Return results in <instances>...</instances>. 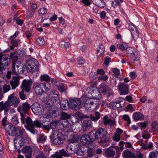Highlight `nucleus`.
<instances>
[{"label":"nucleus","mask_w":158,"mask_h":158,"mask_svg":"<svg viewBox=\"0 0 158 158\" xmlns=\"http://www.w3.org/2000/svg\"><path fill=\"white\" fill-rule=\"evenodd\" d=\"M49 120V118L46 116H44L40 117L39 121L36 120L33 122L31 118L29 117L27 119V125H25V126L27 129L31 133L34 134L36 131L35 129V127L41 128L42 125L48 124Z\"/></svg>","instance_id":"f257e3e1"},{"label":"nucleus","mask_w":158,"mask_h":158,"mask_svg":"<svg viewBox=\"0 0 158 158\" xmlns=\"http://www.w3.org/2000/svg\"><path fill=\"white\" fill-rule=\"evenodd\" d=\"M91 132L94 140L100 139L101 142L103 143H107L110 140L109 137L107 136V131L103 128L99 127Z\"/></svg>","instance_id":"f03ea898"},{"label":"nucleus","mask_w":158,"mask_h":158,"mask_svg":"<svg viewBox=\"0 0 158 158\" xmlns=\"http://www.w3.org/2000/svg\"><path fill=\"white\" fill-rule=\"evenodd\" d=\"M30 105L27 102L23 103L18 108L17 110L20 112L21 116V120L22 124L27 125V119L29 117L25 118L26 114L28 113L29 110L31 108Z\"/></svg>","instance_id":"7ed1b4c3"},{"label":"nucleus","mask_w":158,"mask_h":158,"mask_svg":"<svg viewBox=\"0 0 158 158\" xmlns=\"http://www.w3.org/2000/svg\"><path fill=\"white\" fill-rule=\"evenodd\" d=\"M71 154L76 153L77 155L82 156L84 155V152L80 149V145L78 143H70L67 145Z\"/></svg>","instance_id":"20e7f679"},{"label":"nucleus","mask_w":158,"mask_h":158,"mask_svg":"<svg viewBox=\"0 0 158 158\" xmlns=\"http://www.w3.org/2000/svg\"><path fill=\"white\" fill-rule=\"evenodd\" d=\"M8 55L0 56V73L2 74L3 70L9 68L10 63V60L8 57Z\"/></svg>","instance_id":"39448f33"},{"label":"nucleus","mask_w":158,"mask_h":158,"mask_svg":"<svg viewBox=\"0 0 158 158\" xmlns=\"http://www.w3.org/2000/svg\"><path fill=\"white\" fill-rule=\"evenodd\" d=\"M99 100L92 98H88L85 101L84 106L89 110H94L97 109L99 105Z\"/></svg>","instance_id":"423d86ee"},{"label":"nucleus","mask_w":158,"mask_h":158,"mask_svg":"<svg viewBox=\"0 0 158 158\" xmlns=\"http://www.w3.org/2000/svg\"><path fill=\"white\" fill-rule=\"evenodd\" d=\"M38 64V61L34 58L28 60L26 63V65L28 67V69L32 73L39 71Z\"/></svg>","instance_id":"0eeeda50"},{"label":"nucleus","mask_w":158,"mask_h":158,"mask_svg":"<svg viewBox=\"0 0 158 158\" xmlns=\"http://www.w3.org/2000/svg\"><path fill=\"white\" fill-rule=\"evenodd\" d=\"M91 131L89 135L84 134L80 138V140L84 145H89L92 143L95 140Z\"/></svg>","instance_id":"6e6552de"},{"label":"nucleus","mask_w":158,"mask_h":158,"mask_svg":"<svg viewBox=\"0 0 158 158\" xmlns=\"http://www.w3.org/2000/svg\"><path fill=\"white\" fill-rule=\"evenodd\" d=\"M81 102L77 98L71 99L69 100V108L73 110H78L81 107Z\"/></svg>","instance_id":"1a4fd4ad"},{"label":"nucleus","mask_w":158,"mask_h":158,"mask_svg":"<svg viewBox=\"0 0 158 158\" xmlns=\"http://www.w3.org/2000/svg\"><path fill=\"white\" fill-rule=\"evenodd\" d=\"M32 82L31 80H24L21 86V89L26 92H29L31 90Z\"/></svg>","instance_id":"9d476101"},{"label":"nucleus","mask_w":158,"mask_h":158,"mask_svg":"<svg viewBox=\"0 0 158 158\" xmlns=\"http://www.w3.org/2000/svg\"><path fill=\"white\" fill-rule=\"evenodd\" d=\"M7 101L11 106L14 105L15 107H17L20 100L16 96L15 94L13 93L9 96Z\"/></svg>","instance_id":"9b49d317"},{"label":"nucleus","mask_w":158,"mask_h":158,"mask_svg":"<svg viewBox=\"0 0 158 158\" xmlns=\"http://www.w3.org/2000/svg\"><path fill=\"white\" fill-rule=\"evenodd\" d=\"M52 82L54 85L56 86V89L61 93L65 91L66 88L64 84L56 79L52 80Z\"/></svg>","instance_id":"f8f14e48"},{"label":"nucleus","mask_w":158,"mask_h":158,"mask_svg":"<svg viewBox=\"0 0 158 158\" xmlns=\"http://www.w3.org/2000/svg\"><path fill=\"white\" fill-rule=\"evenodd\" d=\"M50 107H45L44 105V110L47 112L48 115L51 118H53L56 117L57 116L56 114V110H57L56 107L55 108L54 106H51V108Z\"/></svg>","instance_id":"ddd939ff"},{"label":"nucleus","mask_w":158,"mask_h":158,"mask_svg":"<svg viewBox=\"0 0 158 158\" xmlns=\"http://www.w3.org/2000/svg\"><path fill=\"white\" fill-rule=\"evenodd\" d=\"M118 88L119 90V93L121 95H125L129 92V86L123 83H119Z\"/></svg>","instance_id":"4468645a"},{"label":"nucleus","mask_w":158,"mask_h":158,"mask_svg":"<svg viewBox=\"0 0 158 158\" xmlns=\"http://www.w3.org/2000/svg\"><path fill=\"white\" fill-rule=\"evenodd\" d=\"M20 139V138H15L14 139V143L15 147L17 149L18 153L20 154L21 150L20 148L24 145V139Z\"/></svg>","instance_id":"2eb2a0df"},{"label":"nucleus","mask_w":158,"mask_h":158,"mask_svg":"<svg viewBox=\"0 0 158 158\" xmlns=\"http://www.w3.org/2000/svg\"><path fill=\"white\" fill-rule=\"evenodd\" d=\"M92 122L90 120H83L81 123V127L83 131H85L89 130L92 127Z\"/></svg>","instance_id":"dca6fc26"},{"label":"nucleus","mask_w":158,"mask_h":158,"mask_svg":"<svg viewBox=\"0 0 158 158\" xmlns=\"http://www.w3.org/2000/svg\"><path fill=\"white\" fill-rule=\"evenodd\" d=\"M64 136L61 133H60L59 136L52 142L54 144L60 145L62 144L64 142Z\"/></svg>","instance_id":"f3484780"},{"label":"nucleus","mask_w":158,"mask_h":158,"mask_svg":"<svg viewBox=\"0 0 158 158\" xmlns=\"http://www.w3.org/2000/svg\"><path fill=\"white\" fill-rule=\"evenodd\" d=\"M22 152L24 153L26 158H31L32 150L30 146H26L22 149Z\"/></svg>","instance_id":"a211bd4d"},{"label":"nucleus","mask_w":158,"mask_h":158,"mask_svg":"<svg viewBox=\"0 0 158 158\" xmlns=\"http://www.w3.org/2000/svg\"><path fill=\"white\" fill-rule=\"evenodd\" d=\"M49 100L47 101L44 104L45 107L49 106L51 108V106H53L54 103L59 99V97H55L51 96L50 97Z\"/></svg>","instance_id":"6ab92c4d"},{"label":"nucleus","mask_w":158,"mask_h":158,"mask_svg":"<svg viewBox=\"0 0 158 158\" xmlns=\"http://www.w3.org/2000/svg\"><path fill=\"white\" fill-rule=\"evenodd\" d=\"M99 89L102 93L104 94H107L108 97L110 95V93H111V90L107 85L104 84H102L100 85Z\"/></svg>","instance_id":"aec40b11"},{"label":"nucleus","mask_w":158,"mask_h":158,"mask_svg":"<svg viewBox=\"0 0 158 158\" xmlns=\"http://www.w3.org/2000/svg\"><path fill=\"white\" fill-rule=\"evenodd\" d=\"M105 156L107 158L113 157L115 155V151L112 146L105 150Z\"/></svg>","instance_id":"412c9836"},{"label":"nucleus","mask_w":158,"mask_h":158,"mask_svg":"<svg viewBox=\"0 0 158 158\" xmlns=\"http://www.w3.org/2000/svg\"><path fill=\"white\" fill-rule=\"evenodd\" d=\"M19 79L18 77H14L10 81V83L12 89H15L19 84Z\"/></svg>","instance_id":"4be33fe9"},{"label":"nucleus","mask_w":158,"mask_h":158,"mask_svg":"<svg viewBox=\"0 0 158 158\" xmlns=\"http://www.w3.org/2000/svg\"><path fill=\"white\" fill-rule=\"evenodd\" d=\"M31 108L32 112L35 114H37L41 111L40 106L37 103L33 104L31 106Z\"/></svg>","instance_id":"5701e85b"},{"label":"nucleus","mask_w":158,"mask_h":158,"mask_svg":"<svg viewBox=\"0 0 158 158\" xmlns=\"http://www.w3.org/2000/svg\"><path fill=\"white\" fill-rule=\"evenodd\" d=\"M17 128L12 124L8 125L6 130L8 131V134L11 135H15Z\"/></svg>","instance_id":"b1692460"},{"label":"nucleus","mask_w":158,"mask_h":158,"mask_svg":"<svg viewBox=\"0 0 158 158\" xmlns=\"http://www.w3.org/2000/svg\"><path fill=\"white\" fill-rule=\"evenodd\" d=\"M130 31L132 37L134 41H135L139 36V33L138 30L135 27L133 26L132 27H131Z\"/></svg>","instance_id":"393cba45"},{"label":"nucleus","mask_w":158,"mask_h":158,"mask_svg":"<svg viewBox=\"0 0 158 158\" xmlns=\"http://www.w3.org/2000/svg\"><path fill=\"white\" fill-rule=\"evenodd\" d=\"M69 140L71 143H77L79 139L78 135L71 132H69Z\"/></svg>","instance_id":"a878e982"},{"label":"nucleus","mask_w":158,"mask_h":158,"mask_svg":"<svg viewBox=\"0 0 158 158\" xmlns=\"http://www.w3.org/2000/svg\"><path fill=\"white\" fill-rule=\"evenodd\" d=\"M60 108L63 110H67L69 108V101L67 99L61 100L60 102Z\"/></svg>","instance_id":"bb28decb"},{"label":"nucleus","mask_w":158,"mask_h":158,"mask_svg":"<svg viewBox=\"0 0 158 158\" xmlns=\"http://www.w3.org/2000/svg\"><path fill=\"white\" fill-rule=\"evenodd\" d=\"M58 153L62 156L64 157H69L71 154L70 151V150L68 148L67 146L66 147V150L63 149L59 151Z\"/></svg>","instance_id":"cd10ccee"},{"label":"nucleus","mask_w":158,"mask_h":158,"mask_svg":"<svg viewBox=\"0 0 158 158\" xmlns=\"http://www.w3.org/2000/svg\"><path fill=\"white\" fill-rule=\"evenodd\" d=\"M21 66L18 65H13L12 73L14 75H17L21 73Z\"/></svg>","instance_id":"c85d7f7f"},{"label":"nucleus","mask_w":158,"mask_h":158,"mask_svg":"<svg viewBox=\"0 0 158 158\" xmlns=\"http://www.w3.org/2000/svg\"><path fill=\"white\" fill-rule=\"evenodd\" d=\"M123 156L124 158H134L135 154L127 149L123 152Z\"/></svg>","instance_id":"c756f323"},{"label":"nucleus","mask_w":158,"mask_h":158,"mask_svg":"<svg viewBox=\"0 0 158 158\" xmlns=\"http://www.w3.org/2000/svg\"><path fill=\"white\" fill-rule=\"evenodd\" d=\"M133 118L135 121L140 120L144 118V115L140 112H136L133 115Z\"/></svg>","instance_id":"7c9ffc66"},{"label":"nucleus","mask_w":158,"mask_h":158,"mask_svg":"<svg viewBox=\"0 0 158 158\" xmlns=\"http://www.w3.org/2000/svg\"><path fill=\"white\" fill-rule=\"evenodd\" d=\"M10 59L12 60V62L13 65H15L18 60V56L16 53L12 52L10 53Z\"/></svg>","instance_id":"2f4dec72"},{"label":"nucleus","mask_w":158,"mask_h":158,"mask_svg":"<svg viewBox=\"0 0 158 158\" xmlns=\"http://www.w3.org/2000/svg\"><path fill=\"white\" fill-rule=\"evenodd\" d=\"M103 119V123L105 125L109 124L112 126H114L115 124V122H114L112 120L108 118V117L107 115H105Z\"/></svg>","instance_id":"473e14b6"},{"label":"nucleus","mask_w":158,"mask_h":158,"mask_svg":"<svg viewBox=\"0 0 158 158\" xmlns=\"http://www.w3.org/2000/svg\"><path fill=\"white\" fill-rule=\"evenodd\" d=\"M11 106L7 101L4 103L3 102H0V111L4 110H9Z\"/></svg>","instance_id":"72a5a7b5"},{"label":"nucleus","mask_w":158,"mask_h":158,"mask_svg":"<svg viewBox=\"0 0 158 158\" xmlns=\"http://www.w3.org/2000/svg\"><path fill=\"white\" fill-rule=\"evenodd\" d=\"M130 57L134 61H138L139 60L140 57L138 53L136 51H134L130 55Z\"/></svg>","instance_id":"f704fd0d"},{"label":"nucleus","mask_w":158,"mask_h":158,"mask_svg":"<svg viewBox=\"0 0 158 158\" xmlns=\"http://www.w3.org/2000/svg\"><path fill=\"white\" fill-rule=\"evenodd\" d=\"M97 56L98 58L100 56H102L104 55V47L102 45L99 46V49L97 50Z\"/></svg>","instance_id":"c9c22d12"},{"label":"nucleus","mask_w":158,"mask_h":158,"mask_svg":"<svg viewBox=\"0 0 158 158\" xmlns=\"http://www.w3.org/2000/svg\"><path fill=\"white\" fill-rule=\"evenodd\" d=\"M35 93L38 95H42L44 92L41 84L36 85L34 88Z\"/></svg>","instance_id":"e433bc0d"},{"label":"nucleus","mask_w":158,"mask_h":158,"mask_svg":"<svg viewBox=\"0 0 158 158\" xmlns=\"http://www.w3.org/2000/svg\"><path fill=\"white\" fill-rule=\"evenodd\" d=\"M47 137L43 134H40L37 138V141L38 143H44L46 141Z\"/></svg>","instance_id":"4c0bfd02"},{"label":"nucleus","mask_w":158,"mask_h":158,"mask_svg":"<svg viewBox=\"0 0 158 158\" xmlns=\"http://www.w3.org/2000/svg\"><path fill=\"white\" fill-rule=\"evenodd\" d=\"M60 121L58 120H53L50 124V128L52 129L57 128L60 126Z\"/></svg>","instance_id":"58836bf2"},{"label":"nucleus","mask_w":158,"mask_h":158,"mask_svg":"<svg viewBox=\"0 0 158 158\" xmlns=\"http://www.w3.org/2000/svg\"><path fill=\"white\" fill-rule=\"evenodd\" d=\"M15 133L16 134H15V135L17 137L16 138H20V139H24V138L22 136L23 134V131L21 129L17 128Z\"/></svg>","instance_id":"ea45409f"},{"label":"nucleus","mask_w":158,"mask_h":158,"mask_svg":"<svg viewBox=\"0 0 158 158\" xmlns=\"http://www.w3.org/2000/svg\"><path fill=\"white\" fill-rule=\"evenodd\" d=\"M60 133L57 130H53L50 136L51 141H52L54 139L56 138L59 136Z\"/></svg>","instance_id":"a19ab883"},{"label":"nucleus","mask_w":158,"mask_h":158,"mask_svg":"<svg viewBox=\"0 0 158 158\" xmlns=\"http://www.w3.org/2000/svg\"><path fill=\"white\" fill-rule=\"evenodd\" d=\"M60 126H61L64 128L68 126L69 123L68 119L61 120V121H60Z\"/></svg>","instance_id":"79ce46f5"},{"label":"nucleus","mask_w":158,"mask_h":158,"mask_svg":"<svg viewBox=\"0 0 158 158\" xmlns=\"http://www.w3.org/2000/svg\"><path fill=\"white\" fill-rule=\"evenodd\" d=\"M42 86L46 91H49L51 88L50 85L48 82L41 83Z\"/></svg>","instance_id":"37998d69"},{"label":"nucleus","mask_w":158,"mask_h":158,"mask_svg":"<svg viewBox=\"0 0 158 158\" xmlns=\"http://www.w3.org/2000/svg\"><path fill=\"white\" fill-rule=\"evenodd\" d=\"M75 115L76 117L78 118H84L89 117L88 116L84 115L82 113L78 111H77Z\"/></svg>","instance_id":"c03bdc74"},{"label":"nucleus","mask_w":158,"mask_h":158,"mask_svg":"<svg viewBox=\"0 0 158 158\" xmlns=\"http://www.w3.org/2000/svg\"><path fill=\"white\" fill-rule=\"evenodd\" d=\"M100 3H94L93 1V3L100 8H103L105 7L106 6V4L104 1L103 0H100Z\"/></svg>","instance_id":"a18cd8bd"},{"label":"nucleus","mask_w":158,"mask_h":158,"mask_svg":"<svg viewBox=\"0 0 158 158\" xmlns=\"http://www.w3.org/2000/svg\"><path fill=\"white\" fill-rule=\"evenodd\" d=\"M71 117V116L68 114L67 113L62 112L61 113V120L68 119H69Z\"/></svg>","instance_id":"49530a36"},{"label":"nucleus","mask_w":158,"mask_h":158,"mask_svg":"<svg viewBox=\"0 0 158 158\" xmlns=\"http://www.w3.org/2000/svg\"><path fill=\"white\" fill-rule=\"evenodd\" d=\"M36 44L40 46L43 45L45 44L44 39L42 38L38 37L36 40Z\"/></svg>","instance_id":"de8ad7c7"},{"label":"nucleus","mask_w":158,"mask_h":158,"mask_svg":"<svg viewBox=\"0 0 158 158\" xmlns=\"http://www.w3.org/2000/svg\"><path fill=\"white\" fill-rule=\"evenodd\" d=\"M49 97L51 96H53L55 97H59V94L57 91L56 90H54L50 92L49 94L47 93Z\"/></svg>","instance_id":"09e8293b"},{"label":"nucleus","mask_w":158,"mask_h":158,"mask_svg":"<svg viewBox=\"0 0 158 158\" xmlns=\"http://www.w3.org/2000/svg\"><path fill=\"white\" fill-rule=\"evenodd\" d=\"M50 77L47 74L42 75L40 77V80L41 81H50Z\"/></svg>","instance_id":"8fccbe9b"},{"label":"nucleus","mask_w":158,"mask_h":158,"mask_svg":"<svg viewBox=\"0 0 158 158\" xmlns=\"http://www.w3.org/2000/svg\"><path fill=\"white\" fill-rule=\"evenodd\" d=\"M127 45L125 43H119L117 44V47L118 48L120 49L121 50H125L127 48Z\"/></svg>","instance_id":"3c124183"},{"label":"nucleus","mask_w":158,"mask_h":158,"mask_svg":"<svg viewBox=\"0 0 158 158\" xmlns=\"http://www.w3.org/2000/svg\"><path fill=\"white\" fill-rule=\"evenodd\" d=\"M152 130L153 132H154L158 130V123L156 122L152 123Z\"/></svg>","instance_id":"603ef678"},{"label":"nucleus","mask_w":158,"mask_h":158,"mask_svg":"<svg viewBox=\"0 0 158 158\" xmlns=\"http://www.w3.org/2000/svg\"><path fill=\"white\" fill-rule=\"evenodd\" d=\"M24 90H22L19 93L20 98L22 100H24L26 99V94H24Z\"/></svg>","instance_id":"864d4df0"},{"label":"nucleus","mask_w":158,"mask_h":158,"mask_svg":"<svg viewBox=\"0 0 158 158\" xmlns=\"http://www.w3.org/2000/svg\"><path fill=\"white\" fill-rule=\"evenodd\" d=\"M149 158H158V154L155 152H151L150 153Z\"/></svg>","instance_id":"5fc2aeb1"},{"label":"nucleus","mask_w":158,"mask_h":158,"mask_svg":"<svg viewBox=\"0 0 158 158\" xmlns=\"http://www.w3.org/2000/svg\"><path fill=\"white\" fill-rule=\"evenodd\" d=\"M35 158H47V157L43 152L40 151L36 156Z\"/></svg>","instance_id":"6e6d98bb"},{"label":"nucleus","mask_w":158,"mask_h":158,"mask_svg":"<svg viewBox=\"0 0 158 158\" xmlns=\"http://www.w3.org/2000/svg\"><path fill=\"white\" fill-rule=\"evenodd\" d=\"M3 89V93H5L8 91L10 89V87L9 85L5 84L2 87Z\"/></svg>","instance_id":"4d7b16f0"},{"label":"nucleus","mask_w":158,"mask_h":158,"mask_svg":"<svg viewBox=\"0 0 158 158\" xmlns=\"http://www.w3.org/2000/svg\"><path fill=\"white\" fill-rule=\"evenodd\" d=\"M12 122L15 124H17L19 123V119L17 117L15 116H14L11 119Z\"/></svg>","instance_id":"13d9d810"},{"label":"nucleus","mask_w":158,"mask_h":158,"mask_svg":"<svg viewBox=\"0 0 158 158\" xmlns=\"http://www.w3.org/2000/svg\"><path fill=\"white\" fill-rule=\"evenodd\" d=\"M47 12V9L45 8H42L39 10V14L44 15Z\"/></svg>","instance_id":"bf43d9fd"},{"label":"nucleus","mask_w":158,"mask_h":158,"mask_svg":"<svg viewBox=\"0 0 158 158\" xmlns=\"http://www.w3.org/2000/svg\"><path fill=\"white\" fill-rule=\"evenodd\" d=\"M112 71L114 74L115 75V76L118 77L119 75L120 71L117 68H114L112 69Z\"/></svg>","instance_id":"052dcab7"},{"label":"nucleus","mask_w":158,"mask_h":158,"mask_svg":"<svg viewBox=\"0 0 158 158\" xmlns=\"http://www.w3.org/2000/svg\"><path fill=\"white\" fill-rule=\"evenodd\" d=\"M21 66V73H24L25 72H31V71L29 70V69H28V67H27V66L26 65V66Z\"/></svg>","instance_id":"680f3d73"},{"label":"nucleus","mask_w":158,"mask_h":158,"mask_svg":"<svg viewBox=\"0 0 158 158\" xmlns=\"http://www.w3.org/2000/svg\"><path fill=\"white\" fill-rule=\"evenodd\" d=\"M19 40H11L10 41L11 44L14 47H17L18 45Z\"/></svg>","instance_id":"e2e57ef3"},{"label":"nucleus","mask_w":158,"mask_h":158,"mask_svg":"<svg viewBox=\"0 0 158 158\" xmlns=\"http://www.w3.org/2000/svg\"><path fill=\"white\" fill-rule=\"evenodd\" d=\"M116 102H111L109 104V106L111 108L114 110H116V108L115 106Z\"/></svg>","instance_id":"0e129e2a"},{"label":"nucleus","mask_w":158,"mask_h":158,"mask_svg":"<svg viewBox=\"0 0 158 158\" xmlns=\"http://www.w3.org/2000/svg\"><path fill=\"white\" fill-rule=\"evenodd\" d=\"M111 59L110 57L106 56L104 60V64L106 66L108 65L111 62Z\"/></svg>","instance_id":"69168bd1"},{"label":"nucleus","mask_w":158,"mask_h":158,"mask_svg":"<svg viewBox=\"0 0 158 158\" xmlns=\"http://www.w3.org/2000/svg\"><path fill=\"white\" fill-rule=\"evenodd\" d=\"M112 5L115 8L117 6L120 5V4L118 0H115L112 2Z\"/></svg>","instance_id":"338daca9"},{"label":"nucleus","mask_w":158,"mask_h":158,"mask_svg":"<svg viewBox=\"0 0 158 158\" xmlns=\"http://www.w3.org/2000/svg\"><path fill=\"white\" fill-rule=\"evenodd\" d=\"M123 118L125 121H127L128 124H130L131 123V121L129 117L127 115H123Z\"/></svg>","instance_id":"774afa93"}]
</instances>
